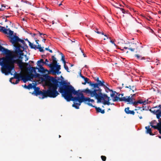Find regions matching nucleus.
Segmentation results:
<instances>
[{"label":"nucleus","mask_w":161,"mask_h":161,"mask_svg":"<svg viewBox=\"0 0 161 161\" xmlns=\"http://www.w3.org/2000/svg\"><path fill=\"white\" fill-rule=\"evenodd\" d=\"M58 91L67 101H72L74 102V103L78 101L80 93L81 92L76 91L73 86L68 84L65 81L60 82Z\"/></svg>","instance_id":"1"},{"label":"nucleus","mask_w":161,"mask_h":161,"mask_svg":"<svg viewBox=\"0 0 161 161\" xmlns=\"http://www.w3.org/2000/svg\"><path fill=\"white\" fill-rule=\"evenodd\" d=\"M48 77L47 79L50 82L48 83L47 90H45V98L47 97L55 98L59 94L57 91V89L58 87H59L60 82L53 77L48 76Z\"/></svg>","instance_id":"2"},{"label":"nucleus","mask_w":161,"mask_h":161,"mask_svg":"<svg viewBox=\"0 0 161 161\" xmlns=\"http://www.w3.org/2000/svg\"><path fill=\"white\" fill-rule=\"evenodd\" d=\"M92 86L93 87V89H94L93 90H91L87 88L83 90L82 91V92L90 94L91 97H94L96 99L101 95H102V90L98 86L97 83H93Z\"/></svg>","instance_id":"3"},{"label":"nucleus","mask_w":161,"mask_h":161,"mask_svg":"<svg viewBox=\"0 0 161 161\" xmlns=\"http://www.w3.org/2000/svg\"><path fill=\"white\" fill-rule=\"evenodd\" d=\"M149 111L154 114L156 115L157 118L159 119V123H158L156 125H153L152 124L153 122H151V126L152 128L154 129L157 130L161 128V118H160L161 117V105L159 104L158 106H156L152 108V109H150Z\"/></svg>","instance_id":"4"},{"label":"nucleus","mask_w":161,"mask_h":161,"mask_svg":"<svg viewBox=\"0 0 161 161\" xmlns=\"http://www.w3.org/2000/svg\"><path fill=\"white\" fill-rule=\"evenodd\" d=\"M15 56L14 55L12 58V60L9 62L8 65L6 66L8 68V75L10 74L11 75H13V74L11 73V71L12 69L14 68V64L16 63L19 67L21 69L23 68V64L22 60L20 59H14Z\"/></svg>","instance_id":"5"},{"label":"nucleus","mask_w":161,"mask_h":161,"mask_svg":"<svg viewBox=\"0 0 161 161\" xmlns=\"http://www.w3.org/2000/svg\"><path fill=\"white\" fill-rule=\"evenodd\" d=\"M80 97L78 100V102L79 103H74V104L72 105V106L75 108L76 109H79V106L80 105L81 103L88 101V103H90V102H94V100L92 99H90L88 97H85L84 96L83 93L81 92L80 93Z\"/></svg>","instance_id":"6"},{"label":"nucleus","mask_w":161,"mask_h":161,"mask_svg":"<svg viewBox=\"0 0 161 161\" xmlns=\"http://www.w3.org/2000/svg\"><path fill=\"white\" fill-rule=\"evenodd\" d=\"M143 47L141 46L138 47L136 43H129V45L128 47H125L124 48L128 49L131 52H133L136 50V53L140 52L141 51V49Z\"/></svg>","instance_id":"7"},{"label":"nucleus","mask_w":161,"mask_h":161,"mask_svg":"<svg viewBox=\"0 0 161 161\" xmlns=\"http://www.w3.org/2000/svg\"><path fill=\"white\" fill-rule=\"evenodd\" d=\"M96 99H97V103H101L102 100H103V103L104 105H109L111 104V103L109 102V101L110 99V97H108L106 94H103L102 95L100 96Z\"/></svg>","instance_id":"8"},{"label":"nucleus","mask_w":161,"mask_h":161,"mask_svg":"<svg viewBox=\"0 0 161 161\" xmlns=\"http://www.w3.org/2000/svg\"><path fill=\"white\" fill-rule=\"evenodd\" d=\"M33 88L34 89V91L32 93V94L37 96L38 95H41L42 96V98H45V90H43V92L40 90V88L37 87H36L35 85H34V87Z\"/></svg>","instance_id":"9"},{"label":"nucleus","mask_w":161,"mask_h":161,"mask_svg":"<svg viewBox=\"0 0 161 161\" xmlns=\"http://www.w3.org/2000/svg\"><path fill=\"white\" fill-rule=\"evenodd\" d=\"M2 58H1L0 57V65L2 66V67L1 68V71L5 75H8V68L6 66L8 65V63L5 62Z\"/></svg>","instance_id":"10"},{"label":"nucleus","mask_w":161,"mask_h":161,"mask_svg":"<svg viewBox=\"0 0 161 161\" xmlns=\"http://www.w3.org/2000/svg\"><path fill=\"white\" fill-rule=\"evenodd\" d=\"M10 42L13 44H17L19 42H21L24 45L25 44V42L23 40L20 39L16 35H14L13 37L11 38Z\"/></svg>","instance_id":"11"},{"label":"nucleus","mask_w":161,"mask_h":161,"mask_svg":"<svg viewBox=\"0 0 161 161\" xmlns=\"http://www.w3.org/2000/svg\"><path fill=\"white\" fill-rule=\"evenodd\" d=\"M52 59L53 61L52 63L48 64L47 66H49L51 69L56 67H57V69L58 70L60 68V65L57 64V61L56 60V58L53 55L52 56Z\"/></svg>","instance_id":"12"},{"label":"nucleus","mask_w":161,"mask_h":161,"mask_svg":"<svg viewBox=\"0 0 161 161\" xmlns=\"http://www.w3.org/2000/svg\"><path fill=\"white\" fill-rule=\"evenodd\" d=\"M121 100L124 101L125 102H128V104H133L134 106V103L135 102V99L132 97L130 96H127L126 97H122L121 98Z\"/></svg>","instance_id":"13"},{"label":"nucleus","mask_w":161,"mask_h":161,"mask_svg":"<svg viewBox=\"0 0 161 161\" xmlns=\"http://www.w3.org/2000/svg\"><path fill=\"white\" fill-rule=\"evenodd\" d=\"M88 105L90 106L94 107L95 108L97 112V113H101L102 114H103L105 113L104 110H102L100 107H97L96 106H93L92 104L90 103H87Z\"/></svg>","instance_id":"14"},{"label":"nucleus","mask_w":161,"mask_h":161,"mask_svg":"<svg viewBox=\"0 0 161 161\" xmlns=\"http://www.w3.org/2000/svg\"><path fill=\"white\" fill-rule=\"evenodd\" d=\"M61 68L58 70L57 69V67H56L54 68H53L51 69V74L53 75H56V74L58 75L61 73V72L59 71V70Z\"/></svg>","instance_id":"15"},{"label":"nucleus","mask_w":161,"mask_h":161,"mask_svg":"<svg viewBox=\"0 0 161 161\" xmlns=\"http://www.w3.org/2000/svg\"><path fill=\"white\" fill-rule=\"evenodd\" d=\"M40 75L39 74H36V75H34L31 73L30 74L27 75L28 78V80H31V79H33L34 77L37 78L39 77Z\"/></svg>","instance_id":"16"},{"label":"nucleus","mask_w":161,"mask_h":161,"mask_svg":"<svg viewBox=\"0 0 161 161\" xmlns=\"http://www.w3.org/2000/svg\"><path fill=\"white\" fill-rule=\"evenodd\" d=\"M104 81L103 80L102 81L100 80L98 82H97V83L98 84V86H99V87L100 86H103L104 87L106 91L107 92H108L107 91V90H109V88L107 86H106L104 84Z\"/></svg>","instance_id":"17"},{"label":"nucleus","mask_w":161,"mask_h":161,"mask_svg":"<svg viewBox=\"0 0 161 161\" xmlns=\"http://www.w3.org/2000/svg\"><path fill=\"white\" fill-rule=\"evenodd\" d=\"M130 108L128 107L126 108L125 109V113L127 114H131L133 115L135 114V112L133 110H129Z\"/></svg>","instance_id":"18"},{"label":"nucleus","mask_w":161,"mask_h":161,"mask_svg":"<svg viewBox=\"0 0 161 161\" xmlns=\"http://www.w3.org/2000/svg\"><path fill=\"white\" fill-rule=\"evenodd\" d=\"M125 88H127L129 89V91H130V90H132L133 92H134V91H136V89L135 86H125Z\"/></svg>","instance_id":"19"},{"label":"nucleus","mask_w":161,"mask_h":161,"mask_svg":"<svg viewBox=\"0 0 161 161\" xmlns=\"http://www.w3.org/2000/svg\"><path fill=\"white\" fill-rule=\"evenodd\" d=\"M120 95V94H119L118 97L117 95H116L113 97V101L114 102H117L118 101H123L121 100V98H122V97H119V96Z\"/></svg>","instance_id":"20"},{"label":"nucleus","mask_w":161,"mask_h":161,"mask_svg":"<svg viewBox=\"0 0 161 161\" xmlns=\"http://www.w3.org/2000/svg\"><path fill=\"white\" fill-rule=\"evenodd\" d=\"M134 103H135L134 106L136 107V105H137L138 103L142 104H147V102L146 101H142V100H139L136 102L135 101V102Z\"/></svg>","instance_id":"21"},{"label":"nucleus","mask_w":161,"mask_h":161,"mask_svg":"<svg viewBox=\"0 0 161 161\" xmlns=\"http://www.w3.org/2000/svg\"><path fill=\"white\" fill-rule=\"evenodd\" d=\"M146 130V133L147 134H149L150 135H153V134L152 132L151 129L150 128L149 126H146L145 127Z\"/></svg>","instance_id":"22"},{"label":"nucleus","mask_w":161,"mask_h":161,"mask_svg":"<svg viewBox=\"0 0 161 161\" xmlns=\"http://www.w3.org/2000/svg\"><path fill=\"white\" fill-rule=\"evenodd\" d=\"M39 67V68H38V70L39 72L41 73H44L46 71H47V70L45 69L41 65H38Z\"/></svg>","instance_id":"23"},{"label":"nucleus","mask_w":161,"mask_h":161,"mask_svg":"<svg viewBox=\"0 0 161 161\" xmlns=\"http://www.w3.org/2000/svg\"><path fill=\"white\" fill-rule=\"evenodd\" d=\"M34 84L33 83L32 84H30L27 86L25 84L24 86V87L25 88L29 90L30 89L33 88L34 87Z\"/></svg>","instance_id":"24"},{"label":"nucleus","mask_w":161,"mask_h":161,"mask_svg":"<svg viewBox=\"0 0 161 161\" xmlns=\"http://www.w3.org/2000/svg\"><path fill=\"white\" fill-rule=\"evenodd\" d=\"M22 75L20 73L17 74L15 72L14 74V78L17 79H20L22 78Z\"/></svg>","instance_id":"25"},{"label":"nucleus","mask_w":161,"mask_h":161,"mask_svg":"<svg viewBox=\"0 0 161 161\" xmlns=\"http://www.w3.org/2000/svg\"><path fill=\"white\" fill-rule=\"evenodd\" d=\"M7 31H9V33H8V34H7V35H9V36L8 37L11 39V38L12 37H13V36H12L13 35L14 33V31H12L10 30L9 28L6 29Z\"/></svg>","instance_id":"26"},{"label":"nucleus","mask_w":161,"mask_h":161,"mask_svg":"<svg viewBox=\"0 0 161 161\" xmlns=\"http://www.w3.org/2000/svg\"><path fill=\"white\" fill-rule=\"evenodd\" d=\"M15 47L16 49V52L20 53L22 52V51L20 49V47H22L21 45L19 44L18 46H15Z\"/></svg>","instance_id":"27"},{"label":"nucleus","mask_w":161,"mask_h":161,"mask_svg":"<svg viewBox=\"0 0 161 161\" xmlns=\"http://www.w3.org/2000/svg\"><path fill=\"white\" fill-rule=\"evenodd\" d=\"M0 31L3 32L5 34H8V32L7 31V30L4 27L1 26L0 25Z\"/></svg>","instance_id":"28"},{"label":"nucleus","mask_w":161,"mask_h":161,"mask_svg":"<svg viewBox=\"0 0 161 161\" xmlns=\"http://www.w3.org/2000/svg\"><path fill=\"white\" fill-rule=\"evenodd\" d=\"M31 73L32 72H34V73H35V75H36V74H37L36 71V69H38V68L32 67H31Z\"/></svg>","instance_id":"29"},{"label":"nucleus","mask_w":161,"mask_h":161,"mask_svg":"<svg viewBox=\"0 0 161 161\" xmlns=\"http://www.w3.org/2000/svg\"><path fill=\"white\" fill-rule=\"evenodd\" d=\"M29 45L31 48L34 49L35 50H36L37 49L36 45H33L31 42H29Z\"/></svg>","instance_id":"30"},{"label":"nucleus","mask_w":161,"mask_h":161,"mask_svg":"<svg viewBox=\"0 0 161 161\" xmlns=\"http://www.w3.org/2000/svg\"><path fill=\"white\" fill-rule=\"evenodd\" d=\"M26 77L27 75L25 76L22 75V78H21V80H23L24 82H25L26 81H28V78Z\"/></svg>","instance_id":"31"},{"label":"nucleus","mask_w":161,"mask_h":161,"mask_svg":"<svg viewBox=\"0 0 161 161\" xmlns=\"http://www.w3.org/2000/svg\"><path fill=\"white\" fill-rule=\"evenodd\" d=\"M41 63L44 64H45L47 65V64H47L46 62H44L42 59H41L40 60H38L37 61V65H40L39 64L40 63Z\"/></svg>","instance_id":"32"},{"label":"nucleus","mask_w":161,"mask_h":161,"mask_svg":"<svg viewBox=\"0 0 161 161\" xmlns=\"http://www.w3.org/2000/svg\"><path fill=\"white\" fill-rule=\"evenodd\" d=\"M109 90V91L111 92H112V93L110 94V96L111 97H114L115 95L116 92L112 90L109 89V90Z\"/></svg>","instance_id":"33"},{"label":"nucleus","mask_w":161,"mask_h":161,"mask_svg":"<svg viewBox=\"0 0 161 161\" xmlns=\"http://www.w3.org/2000/svg\"><path fill=\"white\" fill-rule=\"evenodd\" d=\"M14 78H11L10 79V81L12 84H18L19 82V81L20 79H17V80H16L15 83L14 82H12V80Z\"/></svg>","instance_id":"34"},{"label":"nucleus","mask_w":161,"mask_h":161,"mask_svg":"<svg viewBox=\"0 0 161 161\" xmlns=\"http://www.w3.org/2000/svg\"><path fill=\"white\" fill-rule=\"evenodd\" d=\"M38 47H37V49H38L39 50V51L40 52H44V50L42 49V47L40 45H38Z\"/></svg>","instance_id":"35"},{"label":"nucleus","mask_w":161,"mask_h":161,"mask_svg":"<svg viewBox=\"0 0 161 161\" xmlns=\"http://www.w3.org/2000/svg\"><path fill=\"white\" fill-rule=\"evenodd\" d=\"M60 53V54H61V55L62 56V58H61L62 61L64 63V64L65 63H66V62H65V60L64 56V55L63 54V53Z\"/></svg>","instance_id":"36"},{"label":"nucleus","mask_w":161,"mask_h":161,"mask_svg":"<svg viewBox=\"0 0 161 161\" xmlns=\"http://www.w3.org/2000/svg\"><path fill=\"white\" fill-rule=\"evenodd\" d=\"M64 68L65 69V70H66V71L68 72H69V68H68V66L67 65H66V63H65L64 64Z\"/></svg>","instance_id":"37"},{"label":"nucleus","mask_w":161,"mask_h":161,"mask_svg":"<svg viewBox=\"0 0 161 161\" xmlns=\"http://www.w3.org/2000/svg\"><path fill=\"white\" fill-rule=\"evenodd\" d=\"M143 105L142 106V109L141 110V111L144 110H147V109L146 108V104H143Z\"/></svg>","instance_id":"38"},{"label":"nucleus","mask_w":161,"mask_h":161,"mask_svg":"<svg viewBox=\"0 0 161 161\" xmlns=\"http://www.w3.org/2000/svg\"><path fill=\"white\" fill-rule=\"evenodd\" d=\"M5 8V6L4 5L2 4L1 5V8H0V11L4 10Z\"/></svg>","instance_id":"39"},{"label":"nucleus","mask_w":161,"mask_h":161,"mask_svg":"<svg viewBox=\"0 0 161 161\" xmlns=\"http://www.w3.org/2000/svg\"><path fill=\"white\" fill-rule=\"evenodd\" d=\"M101 158L103 161H105L106 159V157L104 156H101Z\"/></svg>","instance_id":"40"},{"label":"nucleus","mask_w":161,"mask_h":161,"mask_svg":"<svg viewBox=\"0 0 161 161\" xmlns=\"http://www.w3.org/2000/svg\"><path fill=\"white\" fill-rule=\"evenodd\" d=\"M119 9H120L123 14H125L126 13V12L125 11L124 9L121 8H119Z\"/></svg>","instance_id":"41"},{"label":"nucleus","mask_w":161,"mask_h":161,"mask_svg":"<svg viewBox=\"0 0 161 161\" xmlns=\"http://www.w3.org/2000/svg\"><path fill=\"white\" fill-rule=\"evenodd\" d=\"M45 49L46 50L48 51H49L51 53H52L53 52V51H52V50L49 49L48 47H46V48H45Z\"/></svg>","instance_id":"42"},{"label":"nucleus","mask_w":161,"mask_h":161,"mask_svg":"<svg viewBox=\"0 0 161 161\" xmlns=\"http://www.w3.org/2000/svg\"><path fill=\"white\" fill-rule=\"evenodd\" d=\"M158 131H159V133L161 135V136H158V137L159 138H160L161 139V128L160 129H158Z\"/></svg>","instance_id":"43"},{"label":"nucleus","mask_w":161,"mask_h":161,"mask_svg":"<svg viewBox=\"0 0 161 161\" xmlns=\"http://www.w3.org/2000/svg\"><path fill=\"white\" fill-rule=\"evenodd\" d=\"M89 79L86 77L84 80H85V82H86V83H87L88 82V80H89Z\"/></svg>","instance_id":"44"},{"label":"nucleus","mask_w":161,"mask_h":161,"mask_svg":"<svg viewBox=\"0 0 161 161\" xmlns=\"http://www.w3.org/2000/svg\"><path fill=\"white\" fill-rule=\"evenodd\" d=\"M87 83L89 84V85L92 86V84H93V83L91 81H88V82H87Z\"/></svg>","instance_id":"45"},{"label":"nucleus","mask_w":161,"mask_h":161,"mask_svg":"<svg viewBox=\"0 0 161 161\" xmlns=\"http://www.w3.org/2000/svg\"><path fill=\"white\" fill-rule=\"evenodd\" d=\"M135 56L137 57V59H139L140 58V56L138 54H135Z\"/></svg>","instance_id":"46"},{"label":"nucleus","mask_w":161,"mask_h":161,"mask_svg":"<svg viewBox=\"0 0 161 161\" xmlns=\"http://www.w3.org/2000/svg\"><path fill=\"white\" fill-rule=\"evenodd\" d=\"M95 32H96L97 33V34H101V32H99L98 31V29H96V30L95 31Z\"/></svg>","instance_id":"47"},{"label":"nucleus","mask_w":161,"mask_h":161,"mask_svg":"<svg viewBox=\"0 0 161 161\" xmlns=\"http://www.w3.org/2000/svg\"><path fill=\"white\" fill-rule=\"evenodd\" d=\"M110 42L112 43V44H114L115 46H116V45L114 42V41H113L112 40L110 39Z\"/></svg>","instance_id":"48"},{"label":"nucleus","mask_w":161,"mask_h":161,"mask_svg":"<svg viewBox=\"0 0 161 161\" xmlns=\"http://www.w3.org/2000/svg\"><path fill=\"white\" fill-rule=\"evenodd\" d=\"M80 76H81V77L83 78V79H84L86 77H85L84 76L82 75L81 74V73H80Z\"/></svg>","instance_id":"49"},{"label":"nucleus","mask_w":161,"mask_h":161,"mask_svg":"<svg viewBox=\"0 0 161 161\" xmlns=\"http://www.w3.org/2000/svg\"><path fill=\"white\" fill-rule=\"evenodd\" d=\"M137 109H135L134 110L136 111V110H137L140 109H141V108H142V107H137Z\"/></svg>","instance_id":"50"},{"label":"nucleus","mask_w":161,"mask_h":161,"mask_svg":"<svg viewBox=\"0 0 161 161\" xmlns=\"http://www.w3.org/2000/svg\"><path fill=\"white\" fill-rule=\"evenodd\" d=\"M95 80H96L97 81V82H98L99 81H100V80H99L98 77H97L96 79H95Z\"/></svg>","instance_id":"51"},{"label":"nucleus","mask_w":161,"mask_h":161,"mask_svg":"<svg viewBox=\"0 0 161 161\" xmlns=\"http://www.w3.org/2000/svg\"><path fill=\"white\" fill-rule=\"evenodd\" d=\"M130 96H131V97H133L134 98V97L136 96V94H134L133 95L131 94Z\"/></svg>","instance_id":"52"},{"label":"nucleus","mask_w":161,"mask_h":161,"mask_svg":"<svg viewBox=\"0 0 161 161\" xmlns=\"http://www.w3.org/2000/svg\"><path fill=\"white\" fill-rule=\"evenodd\" d=\"M45 62H46V63H47V64H48V60L47 59H45Z\"/></svg>","instance_id":"53"},{"label":"nucleus","mask_w":161,"mask_h":161,"mask_svg":"<svg viewBox=\"0 0 161 161\" xmlns=\"http://www.w3.org/2000/svg\"><path fill=\"white\" fill-rule=\"evenodd\" d=\"M151 122H153V124H152V125H154L155 124V120H154L153 121H152Z\"/></svg>","instance_id":"54"},{"label":"nucleus","mask_w":161,"mask_h":161,"mask_svg":"<svg viewBox=\"0 0 161 161\" xmlns=\"http://www.w3.org/2000/svg\"><path fill=\"white\" fill-rule=\"evenodd\" d=\"M38 41H39L38 40H36V44H38V45H39V43H38Z\"/></svg>","instance_id":"55"},{"label":"nucleus","mask_w":161,"mask_h":161,"mask_svg":"<svg viewBox=\"0 0 161 161\" xmlns=\"http://www.w3.org/2000/svg\"><path fill=\"white\" fill-rule=\"evenodd\" d=\"M25 41H28V43H29V42H30V41H29L28 40V39H27V38H26V39H25Z\"/></svg>","instance_id":"56"},{"label":"nucleus","mask_w":161,"mask_h":161,"mask_svg":"<svg viewBox=\"0 0 161 161\" xmlns=\"http://www.w3.org/2000/svg\"><path fill=\"white\" fill-rule=\"evenodd\" d=\"M138 116L140 119H142V116H140L139 115H138Z\"/></svg>","instance_id":"57"},{"label":"nucleus","mask_w":161,"mask_h":161,"mask_svg":"<svg viewBox=\"0 0 161 161\" xmlns=\"http://www.w3.org/2000/svg\"><path fill=\"white\" fill-rule=\"evenodd\" d=\"M46 39H43V40H42V42H45V41H46Z\"/></svg>","instance_id":"58"},{"label":"nucleus","mask_w":161,"mask_h":161,"mask_svg":"<svg viewBox=\"0 0 161 161\" xmlns=\"http://www.w3.org/2000/svg\"><path fill=\"white\" fill-rule=\"evenodd\" d=\"M36 35V34H35V33H34V34H33V35H32V36L33 37H34L35 35Z\"/></svg>","instance_id":"59"},{"label":"nucleus","mask_w":161,"mask_h":161,"mask_svg":"<svg viewBox=\"0 0 161 161\" xmlns=\"http://www.w3.org/2000/svg\"><path fill=\"white\" fill-rule=\"evenodd\" d=\"M38 32L39 33V35H42V33H40L39 31H38Z\"/></svg>","instance_id":"60"},{"label":"nucleus","mask_w":161,"mask_h":161,"mask_svg":"<svg viewBox=\"0 0 161 161\" xmlns=\"http://www.w3.org/2000/svg\"><path fill=\"white\" fill-rule=\"evenodd\" d=\"M114 6L115 8H120L119 7H118L117 6Z\"/></svg>","instance_id":"61"},{"label":"nucleus","mask_w":161,"mask_h":161,"mask_svg":"<svg viewBox=\"0 0 161 161\" xmlns=\"http://www.w3.org/2000/svg\"><path fill=\"white\" fill-rule=\"evenodd\" d=\"M52 24L53 25L54 24V23H55V22H54V21H52Z\"/></svg>","instance_id":"62"},{"label":"nucleus","mask_w":161,"mask_h":161,"mask_svg":"<svg viewBox=\"0 0 161 161\" xmlns=\"http://www.w3.org/2000/svg\"><path fill=\"white\" fill-rule=\"evenodd\" d=\"M86 82H83V83H82V84H83V85H86Z\"/></svg>","instance_id":"63"},{"label":"nucleus","mask_w":161,"mask_h":161,"mask_svg":"<svg viewBox=\"0 0 161 161\" xmlns=\"http://www.w3.org/2000/svg\"><path fill=\"white\" fill-rule=\"evenodd\" d=\"M158 14H160L161 15V11H159V12H158Z\"/></svg>","instance_id":"64"}]
</instances>
